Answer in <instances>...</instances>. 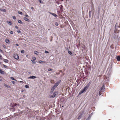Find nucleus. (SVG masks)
<instances>
[{
	"label": "nucleus",
	"mask_w": 120,
	"mask_h": 120,
	"mask_svg": "<svg viewBox=\"0 0 120 120\" xmlns=\"http://www.w3.org/2000/svg\"><path fill=\"white\" fill-rule=\"evenodd\" d=\"M90 84V82H89V83L84 88L79 92V94L80 95L84 92L86 91L89 86Z\"/></svg>",
	"instance_id": "nucleus-1"
},
{
	"label": "nucleus",
	"mask_w": 120,
	"mask_h": 120,
	"mask_svg": "<svg viewBox=\"0 0 120 120\" xmlns=\"http://www.w3.org/2000/svg\"><path fill=\"white\" fill-rule=\"evenodd\" d=\"M120 30V26L119 25V24L116 23L115 26L114 32L115 33L119 32Z\"/></svg>",
	"instance_id": "nucleus-2"
},
{
	"label": "nucleus",
	"mask_w": 120,
	"mask_h": 120,
	"mask_svg": "<svg viewBox=\"0 0 120 120\" xmlns=\"http://www.w3.org/2000/svg\"><path fill=\"white\" fill-rule=\"evenodd\" d=\"M13 57L15 59L17 60H18L19 58V56L18 54L16 53L14 54L13 56Z\"/></svg>",
	"instance_id": "nucleus-3"
},
{
	"label": "nucleus",
	"mask_w": 120,
	"mask_h": 120,
	"mask_svg": "<svg viewBox=\"0 0 120 120\" xmlns=\"http://www.w3.org/2000/svg\"><path fill=\"white\" fill-rule=\"evenodd\" d=\"M17 106H19V104L16 103H14L11 105V106L13 108H14V107H17Z\"/></svg>",
	"instance_id": "nucleus-4"
},
{
	"label": "nucleus",
	"mask_w": 120,
	"mask_h": 120,
	"mask_svg": "<svg viewBox=\"0 0 120 120\" xmlns=\"http://www.w3.org/2000/svg\"><path fill=\"white\" fill-rule=\"evenodd\" d=\"M60 82L59 81H58L53 86L55 87L56 88V87L59 84Z\"/></svg>",
	"instance_id": "nucleus-5"
},
{
	"label": "nucleus",
	"mask_w": 120,
	"mask_h": 120,
	"mask_svg": "<svg viewBox=\"0 0 120 120\" xmlns=\"http://www.w3.org/2000/svg\"><path fill=\"white\" fill-rule=\"evenodd\" d=\"M118 36L116 35V34H115L113 36V37L114 38V39L115 40H116L118 38Z\"/></svg>",
	"instance_id": "nucleus-6"
},
{
	"label": "nucleus",
	"mask_w": 120,
	"mask_h": 120,
	"mask_svg": "<svg viewBox=\"0 0 120 120\" xmlns=\"http://www.w3.org/2000/svg\"><path fill=\"white\" fill-rule=\"evenodd\" d=\"M55 88H56L53 86L52 88L50 91V93H52L53 92Z\"/></svg>",
	"instance_id": "nucleus-7"
},
{
	"label": "nucleus",
	"mask_w": 120,
	"mask_h": 120,
	"mask_svg": "<svg viewBox=\"0 0 120 120\" xmlns=\"http://www.w3.org/2000/svg\"><path fill=\"white\" fill-rule=\"evenodd\" d=\"M36 78V77L35 76H31L28 78V79H34Z\"/></svg>",
	"instance_id": "nucleus-8"
},
{
	"label": "nucleus",
	"mask_w": 120,
	"mask_h": 120,
	"mask_svg": "<svg viewBox=\"0 0 120 120\" xmlns=\"http://www.w3.org/2000/svg\"><path fill=\"white\" fill-rule=\"evenodd\" d=\"M50 14L52 15H53V16L55 17H56L58 16L55 13H52L51 12H50Z\"/></svg>",
	"instance_id": "nucleus-9"
},
{
	"label": "nucleus",
	"mask_w": 120,
	"mask_h": 120,
	"mask_svg": "<svg viewBox=\"0 0 120 120\" xmlns=\"http://www.w3.org/2000/svg\"><path fill=\"white\" fill-rule=\"evenodd\" d=\"M82 115V113H80L79 116H78L77 119L79 120L81 118Z\"/></svg>",
	"instance_id": "nucleus-10"
},
{
	"label": "nucleus",
	"mask_w": 120,
	"mask_h": 120,
	"mask_svg": "<svg viewBox=\"0 0 120 120\" xmlns=\"http://www.w3.org/2000/svg\"><path fill=\"white\" fill-rule=\"evenodd\" d=\"M24 19L26 21H27L28 22H29L30 21L29 19H28L26 17H24Z\"/></svg>",
	"instance_id": "nucleus-11"
},
{
	"label": "nucleus",
	"mask_w": 120,
	"mask_h": 120,
	"mask_svg": "<svg viewBox=\"0 0 120 120\" xmlns=\"http://www.w3.org/2000/svg\"><path fill=\"white\" fill-rule=\"evenodd\" d=\"M4 86H5L7 87V88H10V86L7 85L6 84L4 83Z\"/></svg>",
	"instance_id": "nucleus-12"
},
{
	"label": "nucleus",
	"mask_w": 120,
	"mask_h": 120,
	"mask_svg": "<svg viewBox=\"0 0 120 120\" xmlns=\"http://www.w3.org/2000/svg\"><path fill=\"white\" fill-rule=\"evenodd\" d=\"M116 59L118 61H120V56H117L116 57Z\"/></svg>",
	"instance_id": "nucleus-13"
},
{
	"label": "nucleus",
	"mask_w": 120,
	"mask_h": 120,
	"mask_svg": "<svg viewBox=\"0 0 120 120\" xmlns=\"http://www.w3.org/2000/svg\"><path fill=\"white\" fill-rule=\"evenodd\" d=\"M91 9H92V12L93 11H94V5L93 4V5L92 6V7H91Z\"/></svg>",
	"instance_id": "nucleus-14"
},
{
	"label": "nucleus",
	"mask_w": 120,
	"mask_h": 120,
	"mask_svg": "<svg viewBox=\"0 0 120 120\" xmlns=\"http://www.w3.org/2000/svg\"><path fill=\"white\" fill-rule=\"evenodd\" d=\"M91 114H92V113L90 114L89 116L86 119V120H90V119L91 118Z\"/></svg>",
	"instance_id": "nucleus-15"
},
{
	"label": "nucleus",
	"mask_w": 120,
	"mask_h": 120,
	"mask_svg": "<svg viewBox=\"0 0 120 120\" xmlns=\"http://www.w3.org/2000/svg\"><path fill=\"white\" fill-rule=\"evenodd\" d=\"M39 63L41 64L43 63H45V61L42 60H40L39 61Z\"/></svg>",
	"instance_id": "nucleus-16"
},
{
	"label": "nucleus",
	"mask_w": 120,
	"mask_h": 120,
	"mask_svg": "<svg viewBox=\"0 0 120 120\" xmlns=\"http://www.w3.org/2000/svg\"><path fill=\"white\" fill-rule=\"evenodd\" d=\"M0 73L2 74H4V71H2L1 69H0Z\"/></svg>",
	"instance_id": "nucleus-17"
},
{
	"label": "nucleus",
	"mask_w": 120,
	"mask_h": 120,
	"mask_svg": "<svg viewBox=\"0 0 120 120\" xmlns=\"http://www.w3.org/2000/svg\"><path fill=\"white\" fill-rule=\"evenodd\" d=\"M5 41L6 43H8L9 42V40L8 39H5Z\"/></svg>",
	"instance_id": "nucleus-18"
},
{
	"label": "nucleus",
	"mask_w": 120,
	"mask_h": 120,
	"mask_svg": "<svg viewBox=\"0 0 120 120\" xmlns=\"http://www.w3.org/2000/svg\"><path fill=\"white\" fill-rule=\"evenodd\" d=\"M68 52L70 55L72 56V53L71 51L68 50Z\"/></svg>",
	"instance_id": "nucleus-19"
},
{
	"label": "nucleus",
	"mask_w": 120,
	"mask_h": 120,
	"mask_svg": "<svg viewBox=\"0 0 120 120\" xmlns=\"http://www.w3.org/2000/svg\"><path fill=\"white\" fill-rule=\"evenodd\" d=\"M57 94V93L56 92H54L53 94V95L55 97L56 96Z\"/></svg>",
	"instance_id": "nucleus-20"
},
{
	"label": "nucleus",
	"mask_w": 120,
	"mask_h": 120,
	"mask_svg": "<svg viewBox=\"0 0 120 120\" xmlns=\"http://www.w3.org/2000/svg\"><path fill=\"white\" fill-rule=\"evenodd\" d=\"M89 17H90L91 15V11H89Z\"/></svg>",
	"instance_id": "nucleus-21"
},
{
	"label": "nucleus",
	"mask_w": 120,
	"mask_h": 120,
	"mask_svg": "<svg viewBox=\"0 0 120 120\" xmlns=\"http://www.w3.org/2000/svg\"><path fill=\"white\" fill-rule=\"evenodd\" d=\"M4 62L6 63H8V60L7 59H4Z\"/></svg>",
	"instance_id": "nucleus-22"
},
{
	"label": "nucleus",
	"mask_w": 120,
	"mask_h": 120,
	"mask_svg": "<svg viewBox=\"0 0 120 120\" xmlns=\"http://www.w3.org/2000/svg\"><path fill=\"white\" fill-rule=\"evenodd\" d=\"M18 23L20 24H22L23 23L20 20H18Z\"/></svg>",
	"instance_id": "nucleus-23"
},
{
	"label": "nucleus",
	"mask_w": 120,
	"mask_h": 120,
	"mask_svg": "<svg viewBox=\"0 0 120 120\" xmlns=\"http://www.w3.org/2000/svg\"><path fill=\"white\" fill-rule=\"evenodd\" d=\"M0 10L1 11L4 12H6V10L5 9H0Z\"/></svg>",
	"instance_id": "nucleus-24"
},
{
	"label": "nucleus",
	"mask_w": 120,
	"mask_h": 120,
	"mask_svg": "<svg viewBox=\"0 0 120 120\" xmlns=\"http://www.w3.org/2000/svg\"><path fill=\"white\" fill-rule=\"evenodd\" d=\"M31 61L34 64H35V63H36V62L34 60H31Z\"/></svg>",
	"instance_id": "nucleus-25"
},
{
	"label": "nucleus",
	"mask_w": 120,
	"mask_h": 120,
	"mask_svg": "<svg viewBox=\"0 0 120 120\" xmlns=\"http://www.w3.org/2000/svg\"><path fill=\"white\" fill-rule=\"evenodd\" d=\"M34 53L35 54L38 55V52L37 51H35Z\"/></svg>",
	"instance_id": "nucleus-26"
},
{
	"label": "nucleus",
	"mask_w": 120,
	"mask_h": 120,
	"mask_svg": "<svg viewBox=\"0 0 120 120\" xmlns=\"http://www.w3.org/2000/svg\"><path fill=\"white\" fill-rule=\"evenodd\" d=\"M10 78L12 80L16 81V80L13 77H11Z\"/></svg>",
	"instance_id": "nucleus-27"
},
{
	"label": "nucleus",
	"mask_w": 120,
	"mask_h": 120,
	"mask_svg": "<svg viewBox=\"0 0 120 120\" xmlns=\"http://www.w3.org/2000/svg\"><path fill=\"white\" fill-rule=\"evenodd\" d=\"M102 93V91L100 90V91L99 93V95H101Z\"/></svg>",
	"instance_id": "nucleus-28"
},
{
	"label": "nucleus",
	"mask_w": 120,
	"mask_h": 120,
	"mask_svg": "<svg viewBox=\"0 0 120 120\" xmlns=\"http://www.w3.org/2000/svg\"><path fill=\"white\" fill-rule=\"evenodd\" d=\"M100 8H99L98 9V15H99V14H100Z\"/></svg>",
	"instance_id": "nucleus-29"
},
{
	"label": "nucleus",
	"mask_w": 120,
	"mask_h": 120,
	"mask_svg": "<svg viewBox=\"0 0 120 120\" xmlns=\"http://www.w3.org/2000/svg\"><path fill=\"white\" fill-rule=\"evenodd\" d=\"M55 25L56 26H58L59 25V24L57 22H56L55 23Z\"/></svg>",
	"instance_id": "nucleus-30"
},
{
	"label": "nucleus",
	"mask_w": 120,
	"mask_h": 120,
	"mask_svg": "<svg viewBox=\"0 0 120 120\" xmlns=\"http://www.w3.org/2000/svg\"><path fill=\"white\" fill-rule=\"evenodd\" d=\"M104 88V86H103L101 87V90L102 91V90Z\"/></svg>",
	"instance_id": "nucleus-31"
},
{
	"label": "nucleus",
	"mask_w": 120,
	"mask_h": 120,
	"mask_svg": "<svg viewBox=\"0 0 120 120\" xmlns=\"http://www.w3.org/2000/svg\"><path fill=\"white\" fill-rule=\"evenodd\" d=\"M25 87L26 88H29V86L27 85H26L25 86Z\"/></svg>",
	"instance_id": "nucleus-32"
},
{
	"label": "nucleus",
	"mask_w": 120,
	"mask_h": 120,
	"mask_svg": "<svg viewBox=\"0 0 120 120\" xmlns=\"http://www.w3.org/2000/svg\"><path fill=\"white\" fill-rule=\"evenodd\" d=\"M21 52L22 53H25V51L24 50L21 51Z\"/></svg>",
	"instance_id": "nucleus-33"
},
{
	"label": "nucleus",
	"mask_w": 120,
	"mask_h": 120,
	"mask_svg": "<svg viewBox=\"0 0 120 120\" xmlns=\"http://www.w3.org/2000/svg\"><path fill=\"white\" fill-rule=\"evenodd\" d=\"M52 69L51 68H48V71H52Z\"/></svg>",
	"instance_id": "nucleus-34"
},
{
	"label": "nucleus",
	"mask_w": 120,
	"mask_h": 120,
	"mask_svg": "<svg viewBox=\"0 0 120 120\" xmlns=\"http://www.w3.org/2000/svg\"><path fill=\"white\" fill-rule=\"evenodd\" d=\"M55 97H54L53 95H51L50 96V98H54Z\"/></svg>",
	"instance_id": "nucleus-35"
},
{
	"label": "nucleus",
	"mask_w": 120,
	"mask_h": 120,
	"mask_svg": "<svg viewBox=\"0 0 120 120\" xmlns=\"http://www.w3.org/2000/svg\"><path fill=\"white\" fill-rule=\"evenodd\" d=\"M8 22L9 23V24L10 25H12V24L11 23V22L10 21Z\"/></svg>",
	"instance_id": "nucleus-36"
},
{
	"label": "nucleus",
	"mask_w": 120,
	"mask_h": 120,
	"mask_svg": "<svg viewBox=\"0 0 120 120\" xmlns=\"http://www.w3.org/2000/svg\"><path fill=\"white\" fill-rule=\"evenodd\" d=\"M39 2L41 4H43V2L41 0H39Z\"/></svg>",
	"instance_id": "nucleus-37"
},
{
	"label": "nucleus",
	"mask_w": 120,
	"mask_h": 120,
	"mask_svg": "<svg viewBox=\"0 0 120 120\" xmlns=\"http://www.w3.org/2000/svg\"><path fill=\"white\" fill-rule=\"evenodd\" d=\"M113 44L111 45V46H110V47L111 48H112V49H113L114 47H113Z\"/></svg>",
	"instance_id": "nucleus-38"
},
{
	"label": "nucleus",
	"mask_w": 120,
	"mask_h": 120,
	"mask_svg": "<svg viewBox=\"0 0 120 120\" xmlns=\"http://www.w3.org/2000/svg\"><path fill=\"white\" fill-rule=\"evenodd\" d=\"M11 82L14 84H15V81H11Z\"/></svg>",
	"instance_id": "nucleus-39"
},
{
	"label": "nucleus",
	"mask_w": 120,
	"mask_h": 120,
	"mask_svg": "<svg viewBox=\"0 0 120 120\" xmlns=\"http://www.w3.org/2000/svg\"><path fill=\"white\" fill-rule=\"evenodd\" d=\"M3 47L4 48H6V46H5V45H3Z\"/></svg>",
	"instance_id": "nucleus-40"
},
{
	"label": "nucleus",
	"mask_w": 120,
	"mask_h": 120,
	"mask_svg": "<svg viewBox=\"0 0 120 120\" xmlns=\"http://www.w3.org/2000/svg\"><path fill=\"white\" fill-rule=\"evenodd\" d=\"M3 66L4 68H7V67H8V66H7L5 65L4 64L3 65Z\"/></svg>",
	"instance_id": "nucleus-41"
},
{
	"label": "nucleus",
	"mask_w": 120,
	"mask_h": 120,
	"mask_svg": "<svg viewBox=\"0 0 120 120\" xmlns=\"http://www.w3.org/2000/svg\"><path fill=\"white\" fill-rule=\"evenodd\" d=\"M17 32L18 33H21V32L19 30H17Z\"/></svg>",
	"instance_id": "nucleus-42"
},
{
	"label": "nucleus",
	"mask_w": 120,
	"mask_h": 120,
	"mask_svg": "<svg viewBox=\"0 0 120 120\" xmlns=\"http://www.w3.org/2000/svg\"><path fill=\"white\" fill-rule=\"evenodd\" d=\"M18 13L22 15V12H20V11H18Z\"/></svg>",
	"instance_id": "nucleus-43"
},
{
	"label": "nucleus",
	"mask_w": 120,
	"mask_h": 120,
	"mask_svg": "<svg viewBox=\"0 0 120 120\" xmlns=\"http://www.w3.org/2000/svg\"><path fill=\"white\" fill-rule=\"evenodd\" d=\"M109 70V71H110V70H111V68H108L107 70ZM109 72L110 73H111V71H109Z\"/></svg>",
	"instance_id": "nucleus-44"
},
{
	"label": "nucleus",
	"mask_w": 120,
	"mask_h": 120,
	"mask_svg": "<svg viewBox=\"0 0 120 120\" xmlns=\"http://www.w3.org/2000/svg\"><path fill=\"white\" fill-rule=\"evenodd\" d=\"M63 6L62 5H61V7H60V9L61 10L63 8Z\"/></svg>",
	"instance_id": "nucleus-45"
},
{
	"label": "nucleus",
	"mask_w": 120,
	"mask_h": 120,
	"mask_svg": "<svg viewBox=\"0 0 120 120\" xmlns=\"http://www.w3.org/2000/svg\"><path fill=\"white\" fill-rule=\"evenodd\" d=\"M45 53H49V52H48V51H46V50H45Z\"/></svg>",
	"instance_id": "nucleus-46"
},
{
	"label": "nucleus",
	"mask_w": 120,
	"mask_h": 120,
	"mask_svg": "<svg viewBox=\"0 0 120 120\" xmlns=\"http://www.w3.org/2000/svg\"><path fill=\"white\" fill-rule=\"evenodd\" d=\"M10 33L11 34H13V32L12 31H11L10 32Z\"/></svg>",
	"instance_id": "nucleus-47"
},
{
	"label": "nucleus",
	"mask_w": 120,
	"mask_h": 120,
	"mask_svg": "<svg viewBox=\"0 0 120 120\" xmlns=\"http://www.w3.org/2000/svg\"><path fill=\"white\" fill-rule=\"evenodd\" d=\"M25 16L26 17H27V18H28L29 17V16L27 15H25Z\"/></svg>",
	"instance_id": "nucleus-48"
},
{
	"label": "nucleus",
	"mask_w": 120,
	"mask_h": 120,
	"mask_svg": "<svg viewBox=\"0 0 120 120\" xmlns=\"http://www.w3.org/2000/svg\"><path fill=\"white\" fill-rule=\"evenodd\" d=\"M32 59H33V60H35L36 59V58L35 57H34L32 58Z\"/></svg>",
	"instance_id": "nucleus-49"
},
{
	"label": "nucleus",
	"mask_w": 120,
	"mask_h": 120,
	"mask_svg": "<svg viewBox=\"0 0 120 120\" xmlns=\"http://www.w3.org/2000/svg\"><path fill=\"white\" fill-rule=\"evenodd\" d=\"M12 18L14 19H16V17L15 16H13Z\"/></svg>",
	"instance_id": "nucleus-50"
},
{
	"label": "nucleus",
	"mask_w": 120,
	"mask_h": 120,
	"mask_svg": "<svg viewBox=\"0 0 120 120\" xmlns=\"http://www.w3.org/2000/svg\"><path fill=\"white\" fill-rule=\"evenodd\" d=\"M15 28L17 29H18V27L17 26H15Z\"/></svg>",
	"instance_id": "nucleus-51"
},
{
	"label": "nucleus",
	"mask_w": 120,
	"mask_h": 120,
	"mask_svg": "<svg viewBox=\"0 0 120 120\" xmlns=\"http://www.w3.org/2000/svg\"><path fill=\"white\" fill-rule=\"evenodd\" d=\"M0 52H3V51L2 50H1V49H0Z\"/></svg>",
	"instance_id": "nucleus-52"
},
{
	"label": "nucleus",
	"mask_w": 120,
	"mask_h": 120,
	"mask_svg": "<svg viewBox=\"0 0 120 120\" xmlns=\"http://www.w3.org/2000/svg\"><path fill=\"white\" fill-rule=\"evenodd\" d=\"M31 9L32 10H33L34 9V8L33 7H31Z\"/></svg>",
	"instance_id": "nucleus-53"
},
{
	"label": "nucleus",
	"mask_w": 120,
	"mask_h": 120,
	"mask_svg": "<svg viewBox=\"0 0 120 120\" xmlns=\"http://www.w3.org/2000/svg\"><path fill=\"white\" fill-rule=\"evenodd\" d=\"M15 45L17 46H18L19 45L17 43Z\"/></svg>",
	"instance_id": "nucleus-54"
},
{
	"label": "nucleus",
	"mask_w": 120,
	"mask_h": 120,
	"mask_svg": "<svg viewBox=\"0 0 120 120\" xmlns=\"http://www.w3.org/2000/svg\"><path fill=\"white\" fill-rule=\"evenodd\" d=\"M2 57V55H1L0 54V58H1V57Z\"/></svg>",
	"instance_id": "nucleus-55"
},
{
	"label": "nucleus",
	"mask_w": 120,
	"mask_h": 120,
	"mask_svg": "<svg viewBox=\"0 0 120 120\" xmlns=\"http://www.w3.org/2000/svg\"><path fill=\"white\" fill-rule=\"evenodd\" d=\"M2 81V79H0V81Z\"/></svg>",
	"instance_id": "nucleus-56"
},
{
	"label": "nucleus",
	"mask_w": 120,
	"mask_h": 120,
	"mask_svg": "<svg viewBox=\"0 0 120 120\" xmlns=\"http://www.w3.org/2000/svg\"><path fill=\"white\" fill-rule=\"evenodd\" d=\"M61 1H63V0H60Z\"/></svg>",
	"instance_id": "nucleus-57"
},
{
	"label": "nucleus",
	"mask_w": 120,
	"mask_h": 120,
	"mask_svg": "<svg viewBox=\"0 0 120 120\" xmlns=\"http://www.w3.org/2000/svg\"><path fill=\"white\" fill-rule=\"evenodd\" d=\"M1 64V62H0V64Z\"/></svg>",
	"instance_id": "nucleus-58"
},
{
	"label": "nucleus",
	"mask_w": 120,
	"mask_h": 120,
	"mask_svg": "<svg viewBox=\"0 0 120 120\" xmlns=\"http://www.w3.org/2000/svg\"><path fill=\"white\" fill-rule=\"evenodd\" d=\"M64 106L63 105V106H62V107H64Z\"/></svg>",
	"instance_id": "nucleus-59"
},
{
	"label": "nucleus",
	"mask_w": 120,
	"mask_h": 120,
	"mask_svg": "<svg viewBox=\"0 0 120 120\" xmlns=\"http://www.w3.org/2000/svg\"><path fill=\"white\" fill-rule=\"evenodd\" d=\"M2 77L0 76V78H1Z\"/></svg>",
	"instance_id": "nucleus-60"
},
{
	"label": "nucleus",
	"mask_w": 120,
	"mask_h": 120,
	"mask_svg": "<svg viewBox=\"0 0 120 120\" xmlns=\"http://www.w3.org/2000/svg\"><path fill=\"white\" fill-rule=\"evenodd\" d=\"M83 10L82 11V12H83Z\"/></svg>",
	"instance_id": "nucleus-61"
},
{
	"label": "nucleus",
	"mask_w": 120,
	"mask_h": 120,
	"mask_svg": "<svg viewBox=\"0 0 120 120\" xmlns=\"http://www.w3.org/2000/svg\"><path fill=\"white\" fill-rule=\"evenodd\" d=\"M96 96H98V94H97V95H96Z\"/></svg>",
	"instance_id": "nucleus-62"
},
{
	"label": "nucleus",
	"mask_w": 120,
	"mask_h": 120,
	"mask_svg": "<svg viewBox=\"0 0 120 120\" xmlns=\"http://www.w3.org/2000/svg\"><path fill=\"white\" fill-rule=\"evenodd\" d=\"M68 48H67V50H68Z\"/></svg>",
	"instance_id": "nucleus-63"
},
{
	"label": "nucleus",
	"mask_w": 120,
	"mask_h": 120,
	"mask_svg": "<svg viewBox=\"0 0 120 120\" xmlns=\"http://www.w3.org/2000/svg\"><path fill=\"white\" fill-rule=\"evenodd\" d=\"M95 94L94 93V94Z\"/></svg>",
	"instance_id": "nucleus-64"
}]
</instances>
